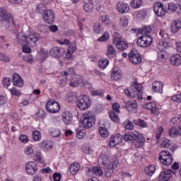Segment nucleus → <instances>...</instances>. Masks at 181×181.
Here are the masks:
<instances>
[{"label":"nucleus","mask_w":181,"mask_h":181,"mask_svg":"<svg viewBox=\"0 0 181 181\" xmlns=\"http://www.w3.org/2000/svg\"><path fill=\"white\" fill-rule=\"evenodd\" d=\"M23 59L24 62H26V63L29 64H32L33 62V56H32V54H25Z\"/></svg>","instance_id":"nucleus-54"},{"label":"nucleus","mask_w":181,"mask_h":181,"mask_svg":"<svg viewBox=\"0 0 181 181\" xmlns=\"http://www.w3.org/2000/svg\"><path fill=\"white\" fill-rule=\"evenodd\" d=\"M100 21L103 25H111V20L110 19V16L105 15L100 17Z\"/></svg>","instance_id":"nucleus-46"},{"label":"nucleus","mask_w":181,"mask_h":181,"mask_svg":"<svg viewBox=\"0 0 181 181\" xmlns=\"http://www.w3.org/2000/svg\"><path fill=\"white\" fill-rule=\"evenodd\" d=\"M42 156V152L40 151H37L34 156V160L35 162H38L39 163H45V160H43Z\"/></svg>","instance_id":"nucleus-36"},{"label":"nucleus","mask_w":181,"mask_h":181,"mask_svg":"<svg viewBox=\"0 0 181 181\" xmlns=\"http://www.w3.org/2000/svg\"><path fill=\"white\" fill-rule=\"evenodd\" d=\"M122 71L118 67H114L112 69L111 77L115 81H118L122 78Z\"/></svg>","instance_id":"nucleus-22"},{"label":"nucleus","mask_w":181,"mask_h":181,"mask_svg":"<svg viewBox=\"0 0 181 181\" xmlns=\"http://www.w3.org/2000/svg\"><path fill=\"white\" fill-rule=\"evenodd\" d=\"M46 4L43 3H40L36 7V12L37 13H45L46 12Z\"/></svg>","instance_id":"nucleus-37"},{"label":"nucleus","mask_w":181,"mask_h":181,"mask_svg":"<svg viewBox=\"0 0 181 181\" xmlns=\"http://www.w3.org/2000/svg\"><path fill=\"white\" fill-rule=\"evenodd\" d=\"M168 132L171 138H176V136H179V130H177L176 127H173L168 129Z\"/></svg>","instance_id":"nucleus-41"},{"label":"nucleus","mask_w":181,"mask_h":181,"mask_svg":"<svg viewBox=\"0 0 181 181\" xmlns=\"http://www.w3.org/2000/svg\"><path fill=\"white\" fill-rule=\"evenodd\" d=\"M19 139L23 144H28L29 142V139H28V136L25 134H21L19 136Z\"/></svg>","instance_id":"nucleus-63"},{"label":"nucleus","mask_w":181,"mask_h":181,"mask_svg":"<svg viewBox=\"0 0 181 181\" xmlns=\"http://www.w3.org/2000/svg\"><path fill=\"white\" fill-rule=\"evenodd\" d=\"M65 52H66V50H64V49L59 47H55L50 50L49 54L51 56H52V57L59 59V58L63 57V56H64Z\"/></svg>","instance_id":"nucleus-15"},{"label":"nucleus","mask_w":181,"mask_h":181,"mask_svg":"<svg viewBox=\"0 0 181 181\" xmlns=\"http://www.w3.org/2000/svg\"><path fill=\"white\" fill-rule=\"evenodd\" d=\"M156 171V167L155 165H148L145 168L144 172L148 176H153Z\"/></svg>","instance_id":"nucleus-32"},{"label":"nucleus","mask_w":181,"mask_h":181,"mask_svg":"<svg viewBox=\"0 0 181 181\" xmlns=\"http://www.w3.org/2000/svg\"><path fill=\"white\" fill-rule=\"evenodd\" d=\"M115 37L113 41V44L115 46H116L117 49L119 50H126V49H128V43L125 42L124 40H122L119 37V34L117 33H115Z\"/></svg>","instance_id":"nucleus-10"},{"label":"nucleus","mask_w":181,"mask_h":181,"mask_svg":"<svg viewBox=\"0 0 181 181\" xmlns=\"http://www.w3.org/2000/svg\"><path fill=\"white\" fill-rule=\"evenodd\" d=\"M170 63L172 66H180L181 55L179 54H173L170 57Z\"/></svg>","instance_id":"nucleus-25"},{"label":"nucleus","mask_w":181,"mask_h":181,"mask_svg":"<svg viewBox=\"0 0 181 181\" xmlns=\"http://www.w3.org/2000/svg\"><path fill=\"white\" fill-rule=\"evenodd\" d=\"M119 23L122 28H127L129 23L128 17H125V16L122 17L120 18Z\"/></svg>","instance_id":"nucleus-50"},{"label":"nucleus","mask_w":181,"mask_h":181,"mask_svg":"<svg viewBox=\"0 0 181 181\" xmlns=\"http://www.w3.org/2000/svg\"><path fill=\"white\" fill-rule=\"evenodd\" d=\"M25 170L28 175H35L37 172V164L34 161H29L25 165Z\"/></svg>","instance_id":"nucleus-16"},{"label":"nucleus","mask_w":181,"mask_h":181,"mask_svg":"<svg viewBox=\"0 0 181 181\" xmlns=\"http://www.w3.org/2000/svg\"><path fill=\"white\" fill-rule=\"evenodd\" d=\"M106 56L109 59H114L115 56H117V49H115V47L112 45H109L107 47V52Z\"/></svg>","instance_id":"nucleus-28"},{"label":"nucleus","mask_w":181,"mask_h":181,"mask_svg":"<svg viewBox=\"0 0 181 181\" xmlns=\"http://www.w3.org/2000/svg\"><path fill=\"white\" fill-rule=\"evenodd\" d=\"M0 21L12 23V22H13V17H12L11 13L0 7Z\"/></svg>","instance_id":"nucleus-14"},{"label":"nucleus","mask_w":181,"mask_h":181,"mask_svg":"<svg viewBox=\"0 0 181 181\" xmlns=\"http://www.w3.org/2000/svg\"><path fill=\"white\" fill-rule=\"evenodd\" d=\"M175 175V172L172 171V170H167L164 172H161L159 177V181H168L172 179V176Z\"/></svg>","instance_id":"nucleus-18"},{"label":"nucleus","mask_w":181,"mask_h":181,"mask_svg":"<svg viewBox=\"0 0 181 181\" xmlns=\"http://www.w3.org/2000/svg\"><path fill=\"white\" fill-rule=\"evenodd\" d=\"M49 132L52 135V136H54V137H59L60 136V135L62 134V132H60V130H59V129H49Z\"/></svg>","instance_id":"nucleus-52"},{"label":"nucleus","mask_w":181,"mask_h":181,"mask_svg":"<svg viewBox=\"0 0 181 181\" xmlns=\"http://www.w3.org/2000/svg\"><path fill=\"white\" fill-rule=\"evenodd\" d=\"M9 91L12 95L19 96L22 94V93H21V91H19L18 90H16V88L10 89Z\"/></svg>","instance_id":"nucleus-61"},{"label":"nucleus","mask_w":181,"mask_h":181,"mask_svg":"<svg viewBox=\"0 0 181 181\" xmlns=\"http://www.w3.org/2000/svg\"><path fill=\"white\" fill-rule=\"evenodd\" d=\"M109 115H110V119L113 122H115V124H118V122H119L120 121L119 116H118V115L115 112L110 110L109 112Z\"/></svg>","instance_id":"nucleus-34"},{"label":"nucleus","mask_w":181,"mask_h":181,"mask_svg":"<svg viewBox=\"0 0 181 181\" xmlns=\"http://www.w3.org/2000/svg\"><path fill=\"white\" fill-rule=\"evenodd\" d=\"M24 153H25L27 156L33 155L35 153V150H33V148L30 146H26L24 148Z\"/></svg>","instance_id":"nucleus-56"},{"label":"nucleus","mask_w":181,"mask_h":181,"mask_svg":"<svg viewBox=\"0 0 181 181\" xmlns=\"http://www.w3.org/2000/svg\"><path fill=\"white\" fill-rule=\"evenodd\" d=\"M62 121L64 122L66 125H69L71 124V121H73V115L71 112L66 111L64 112L62 114Z\"/></svg>","instance_id":"nucleus-26"},{"label":"nucleus","mask_w":181,"mask_h":181,"mask_svg":"<svg viewBox=\"0 0 181 181\" xmlns=\"http://www.w3.org/2000/svg\"><path fill=\"white\" fill-rule=\"evenodd\" d=\"M21 46H23L22 50L23 53H32V49H30V47H28V45L24 44L21 45Z\"/></svg>","instance_id":"nucleus-62"},{"label":"nucleus","mask_w":181,"mask_h":181,"mask_svg":"<svg viewBox=\"0 0 181 181\" xmlns=\"http://www.w3.org/2000/svg\"><path fill=\"white\" fill-rule=\"evenodd\" d=\"M122 135L119 134H117L115 136H112L110 141V145L112 148H114L117 146V145H119L121 142H122Z\"/></svg>","instance_id":"nucleus-21"},{"label":"nucleus","mask_w":181,"mask_h":181,"mask_svg":"<svg viewBox=\"0 0 181 181\" xmlns=\"http://www.w3.org/2000/svg\"><path fill=\"white\" fill-rule=\"evenodd\" d=\"M98 163L105 166V173L107 177H110L113 173L114 170L118 165V160L117 158H108V156L102 154L98 159Z\"/></svg>","instance_id":"nucleus-1"},{"label":"nucleus","mask_w":181,"mask_h":181,"mask_svg":"<svg viewBox=\"0 0 181 181\" xmlns=\"http://www.w3.org/2000/svg\"><path fill=\"white\" fill-rule=\"evenodd\" d=\"M125 129L132 130L134 129V124L129 120H125L123 123Z\"/></svg>","instance_id":"nucleus-51"},{"label":"nucleus","mask_w":181,"mask_h":181,"mask_svg":"<svg viewBox=\"0 0 181 181\" xmlns=\"http://www.w3.org/2000/svg\"><path fill=\"white\" fill-rule=\"evenodd\" d=\"M153 11L160 18H162L164 15H166V7L160 2L156 3L153 6Z\"/></svg>","instance_id":"nucleus-13"},{"label":"nucleus","mask_w":181,"mask_h":181,"mask_svg":"<svg viewBox=\"0 0 181 181\" xmlns=\"http://www.w3.org/2000/svg\"><path fill=\"white\" fill-rule=\"evenodd\" d=\"M171 100L175 103H181V94L174 95L171 98Z\"/></svg>","instance_id":"nucleus-64"},{"label":"nucleus","mask_w":181,"mask_h":181,"mask_svg":"<svg viewBox=\"0 0 181 181\" xmlns=\"http://www.w3.org/2000/svg\"><path fill=\"white\" fill-rule=\"evenodd\" d=\"M77 105L80 110H88L91 107V99L87 95H83L78 98Z\"/></svg>","instance_id":"nucleus-7"},{"label":"nucleus","mask_w":181,"mask_h":181,"mask_svg":"<svg viewBox=\"0 0 181 181\" xmlns=\"http://www.w3.org/2000/svg\"><path fill=\"white\" fill-rule=\"evenodd\" d=\"M108 64H110V62L107 59H102L99 61V67L102 69V70L107 69Z\"/></svg>","instance_id":"nucleus-42"},{"label":"nucleus","mask_w":181,"mask_h":181,"mask_svg":"<svg viewBox=\"0 0 181 181\" xmlns=\"http://www.w3.org/2000/svg\"><path fill=\"white\" fill-rule=\"evenodd\" d=\"M46 110L47 112H49V114H56V112H59V111H60V104H59V102L56 100H49L47 103Z\"/></svg>","instance_id":"nucleus-9"},{"label":"nucleus","mask_w":181,"mask_h":181,"mask_svg":"<svg viewBox=\"0 0 181 181\" xmlns=\"http://www.w3.org/2000/svg\"><path fill=\"white\" fill-rule=\"evenodd\" d=\"M124 139L126 142H129V144L134 143L136 148H141L145 144V137L137 130L125 134Z\"/></svg>","instance_id":"nucleus-3"},{"label":"nucleus","mask_w":181,"mask_h":181,"mask_svg":"<svg viewBox=\"0 0 181 181\" xmlns=\"http://www.w3.org/2000/svg\"><path fill=\"white\" fill-rule=\"evenodd\" d=\"M133 122L136 125H138V127H141V128H147L148 127V123H146V122H145L143 119L134 120Z\"/></svg>","instance_id":"nucleus-47"},{"label":"nucleus","mask_w":181,"mask_h":181,"mask_svg":"<svg viewBox=\"0 0 181 181\" xmlns=\"http://www.w3.org/2000/svg\"><path fill=\"white\" fill-rule=\"evenodd\" d=\"M33 139L34 141H36L37 142H39L40 139H42V133L39 132V130H35L33 132Z\"/></svg>","instance_id":"nucleus-44"},{"label":"nucleus","mask_w":181,"mask_h":181,"mask_svg":"<svg viewBox=\"0 0 181 181\" xmlns=\"http://www.w3.org/2000/svg\"><path fill=\"white\" fill-rule=\"evenodd\" d=\"M135 33H139V35H149L146 33H151L152 32V28L149 26H145L141 29H132V30Z\"/></svg>","instance_id":"nucleus-31"},{"label":"nucleus","mask_w":181,"mask_h":181,"mask_svg":"<svg viewBox=\"0 0 181 181\" xmlns=\"http://www.w3.org/2000/svg\"><path fill=\"white\" fill-rule=\"evenodd\" d=\"M132 87L128 88L124 90V93L129 98H136L139 101H142V94L144 92L142 91V86L141 84H138L136 82H133L132 83Z\"/></svg>","instance_id":"nucleus-4"},{"label":"nucleus","mask_w":181,"mask_h":181,"mask_svg":"<svg viewBox=\"0 0 181 181\" xmlns=\"http://www.w3.org/2000/svg\"><path fill=\"white\" fill-rule=\"evenodd\" d=\"M92 172L96 176H103L104 175V171L100 167H94L92 168Z\"/></svg>","instance_id":"nucleus-48"},{"label":"nucleus","mask_w":181,"mask_h":181,"mask_svg":"<svg viewBox=\"0 0 181 181\" xmlns=\"http://www.w3.org/2000/svg\"><path fill=\"white\" fill-rule=\"evenodd\" d=\"M2 86L8 88V87L11 86V79L9 78H4L2 81Z\"/></svg>","instance_id":"nucleus-59"},{"label":"nucleus","mask_w":181,"mask_h":181,"mask_svg":"<svg viewBox=\"0 0 181 181\" xmlns=\"http://www.w3.org/2000/svg\"><path fill=\"white\" fill-rule=\"evenodd\" d=\"M168 10L172 11L173 12H176L177 13H180L178 6L175 3L168 4Z\"/></svg>","instance_id":"nucleus-38"},{"label":"nucleus","mask_w":181,"mask_h":181,"mask_svg":"<svg viewBox=\"0 0 181 181\" xmlns=\"http://www.w3.org/2000/svg\"><path fill=\"white\" fill-rule=\"evenodd\" d=\"M42 17L45 23H48L49 25H52V23L54 22V19H56L54 11L52 9H48L46 11H44Z\"/></svg>","instance_id":"nucleus-12"},{"label":"nucleus","mask_w":181,"mask_h":181,"mask_svg":"<svg viewBox=\"0 0 181 181\" xmlns=\"http://www.w3.org/2000/svg\"><path fill=\"white\" fill-rule=\"evenodd\" d=\"M76 49H77V47L76 46V43L71 42V44H69L68 52L69 53H74V52H76Z\"/></svg>","instance_id":"nucleus-58"},{"label":"nucleus","mask_w":181,"mask_h":181,"mask_svg":"<svg viewBox=\"0 0 181 181\" xmlns=\"http://www.w3.org/2000/svg\"><path fill=\"white\" fill-rule=\"evenodd\" d=\"M172 145V142L168 139L164 138L163 139L160 144V148H169Z\"/></svg>","instance_id":"nucleus-45"},{"label":"nucleus","mask_w":181,"mask_h":181,"mask_svg":"<svg viewBox=\"0 0 181 181\" xmlns=\"http://www.w3.org/2000/svg\"><path fill=\"white\" fill-rule=\"evenodd\" d=\"M157 49L160 50V52L158 53V62H160L161 63H163L164 62H166V57H165V54H163V50H165V42H160L157 45Z\"/></svg>","instance_id":"nucleus-17"},{"label":"nucleus","mask_w":181,"mask_h":181,"mask_svg":"<svg viewBox=\"0 0 181 181\" xmlns=\"http://www.w3.org/2000/svg\"><path fill=\"white\" fill-rule=\"evenodd\" d=\"M153 42V37L151 35H142L137 40V45L140 47H149Z\"/></svg>","instance_id":"nucleus-6"},{"label":"nucleus","mask_w":181,"mask_h":181,"mask_svg":"<svg viewBox=\"0 0 181 181\" xmlns=\"http://www.w3.org/2000/svg\"><path fill=\"white\" fill-rule=\"evenodd\" d=\"M93 30L94 32L96 33L98 35L103 33L104 32V28L100 23H95L93 25Z\"/></svg>","instance_id":"nucleus-39"},{"label":"nucleus","mask_w":181,"mask_h":181,"mask_svg":"<svg viewBox=\"0 0 181 181\" xmlns=\"http://www.w3.org/2000/svg\"><path fill=\"white\" fill-rule=\"evenodd\" d=\"M80 168H81V166L80 165V163H74L71 164L69 170H70L71 175H76V173L77 172H78V170H80Z\"/></svg>","instance_id":"nucleus-33"},{"label":"nucleus","mask_w":181,"mask_h":181,"mask_svg":"<svg viewBox=\"0 0 181 181\" xmlns=\"http://www.w3.org/2000/svg\"><path fill=\"white\" fill-rule=\"evenodd\" d=\"M19 45H27L30 47H35L36 42L40 40V35L36 33H30L29 34H23L19 33L17 35Z\"/></svg>","instance_id":"nucleus-2"},{"label":"nucleus","mask_w":181,"mask_h":181,"mask_svg":"<svg viewBox=\"0 0 181 181\" xmlns=\"http://www.w3.org/2000/svg\"><path fill=\"white\" fill-rule=\"evenodd\" d=\"M99 134L102 138H107V136L110 135V133L108 132V130L106 127H100L99 129Z\"/></svg>","instance_id":"nucleus-43"},{"label":"nucleus","mask_w":181,"mask_h":181,"mask_svg":"<svg viewBox=\"0 0 181 181\" xmlns=\"http://www.w3.org/2000/svg\"><path fill=\"white\" fill-rule=\"evenodd\" d=\"M159 160L160 162L165 166L171 165V163L173 162V158L172 157V154H170L169 151H163L160 152Z\"/></svg>","instance_id":"nucleus-8"},{"label":"nucleus","mask_w":181,"mask_h":181,"mask_svg":"<svg viewBox=\"0 0 181 181\" xmlns=\"http://www.w3.org/2000/svg\"><path fill=\"white\" fill-rule=\"evenodd\" d=\"M181 29V21L180 20H175L170 26V30L173 33H177Z\"/></svg>","instance_id":"nucleus-30"},{"label":"nucleus","mask_w":181,"mask_h":181,"mask_svg":"<svg viewBox=\"0 0 181 181\" xmlns=\"http://www.w3.org/2000/svg\"><path fill=\"white\" fill-rule=\"evenodd\" d=\"M163 132V127H159L158 128L156 135V139H160V136H162Z\"/></svg>","instance_id":"nucleus-60"},{"label":"nucleus","mask_w":181,"mask_h":181,"mask_svg":"<svg viewBox=\"0 0 181 181\" xmlns=\"http://www.w3.org/2000/svg\"><path fill=\"white\" fill-rule=\"evenodd\" d=\"M67 100L69 103L77 100V96L74 93H69L67 95Z\"/></svg>","instance_id":"nucleus-55"},{"label":"nucleus","mask_w":181,"mask_h":181,"mask_svg":"<svg viewBox=\"0 0 181 181\" xmlns=\"http://www.w3.org/2000/svg\"><path fill=\"white\" fill-rule=\"evenodd\" d=\"M152 90L154 93L162 94L163 93V82L159 81L153 82Z\"/></svg>","instance_id":"nucleus-23"},{"label":"nucleus","mask_w":181,"mask_h":181,"mask_svg":"<svg viewBox=\"0 0 181 181\" xmlns=\"http://www.w3.org/2000/svg\"><path fill=\"white\" fill-rule=\"evenodd\" d=\"M117 9L120 13H127V12H129V5L125 1H118Z\"/></svg>","instance_id":"nucleus-20"},{"label":"nucleus","mask_w":181,"mask_h":181,"mask_svg":"<svg viewBox=\"0 0 181 181\" xmlns=\"http://www.w3.org/2000/svg\"><path fill=\"white\" fill-rule=\"evenodd\" d=\"M13 84L16 87L23 86V79L18 74H14L13 75Z\"/></svg>","instance_id":"nucleus-29"},{"label":"nucleus","mask_w":181,"mask_h":181,"mask_svg":"<svg viewBox=\"0 0 181 181\" xmlns=\"http://www.w3.org/2000/svg\"><path fill=\"white\" fill-rule=\"evenodd\" d=\"M129 60L132 64H140L142 62V57L138 53V51L132 49L129 53Z\"/></svg>","instance_id":"nucleus-11"},{"label":"nucleus","mask_w":181,"mask_h":181,"mask_svg":"<svg viewBox=\"0 0 181 181\" xmlns=\"http://www.w3.org/2000/svg\"><path fill=\"white\" fill-rule=\"evenodd\" d=\"M108 39H110V33L105 32L103 35L98 39V42H107Z\"/></svg>","instance_id":"nucleus-53"},{"label":"nucleus","mask_w":181,"mask_h":181,"mask_svg":"<svg viewBox=\"0 0 181 181\" xmlns=\"http://www.w3.org/2000/svg\"><path fill=\"white\" fill-rule=\"evenodd\" d=\"M125 108L129 112H135L138 108V103L136 101H128L125 103Z\"/></svg>","instance_id":"nucleus-27"},{"label":"nucleus","mask_w":181,"mask_h":181,"mask_svg":"<svg viewBox=\"0 0 181 181\" xmlns=\"http://www.w3.org/2000/svg\"><path fill=\"white\" fill-rule=\"evenodd\" d=\"M142 4V0H132L130 6L131 8H133V9H138L139 8H141Z\"/></svg>","instance_id":"nucleus-35"},{"label":"nucleus","mask_w":181,"mask_h":181,"mask_svg":"<svg viewBox=\"0 0 181 181\" xmlns=\"http://www.w3.org/2000/svg\"><path fill=\"white\" fill-rule=\"evenodd\" d=\"M144 108H146V110H150L152 112V114H154L155 115H159V108H158V106L156 104L153 102L145 103L143 105Z\"/></svg>","instance_id":"nucleus-19"},{"label":"nucleus","mask_w":181,"mask_h":181,"mask_svg":"<svg viewBox=\"0 0 181 181\" xmlns=\"http://www.w3.org/2000/svg\"><path fill=\"white\" fill-rule=\"evenodd\" d=\"M181 122L180 117H173L171 119L170 125L176 126Z\"/></svg>","instance_id":"nucleus-57"},{"label":"nucleus","mask_w":181,"mask_h":181,"mask_svg":"<svg viewBox=\"0 0 181 181\" xmlns=\"http://www.w3.org/2000/svg\"><path fill=\"white\" fill-rule=\"evenodd\" d=\"M83 9L86 12H93V9H94V4L91 2L84 3Z\"/></svg>","instance_id":"nucleus-40"},{"label":"nucleus","mask_w":181,"mask_h":181,"mask_svg":"<svg viewBox=\"0 0 181 181\" xmlns=\"http://www.w3.org/2000/svg\"><path fill=\"white\" fill-rule=\"evenodd\" d=\"M84 135H86L85 129H81V127H79L76 129V137L78 139H83V138H84Z\"/></svg>","instance_id":"nucleus-49"},{"label":"nucleus","mask_w":181,"mask_h":181,"mask_svg":"<svg viewBox=\"0 0 181 181\" xmlns=\"http://www.w3.org/2000/svg\"><path fill=\"white\" fill-rule=\"evenodd\" d=\"M40 146L44 152H49L53 149V143L50 140H45L40 143Z\"/></svg>","instance_id":"nucleus-24"},{"label":"nucleus","mask_w":181,"mask_h":181,"mask_svg":"<svg viewBox=\"0 0 181 181\" xmlns=\"http://www.w3.org/2000/svg\"><path fill=\"white\" fill-rule=\"evenodd\" d=\"M82 124L83 125V128L85 129H90V128H93V127L95 125V118H94L90 112L83 114L82 118Z\"/></svg>","instance_id":"nucleus-5"}]
</instances>
